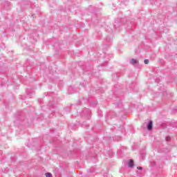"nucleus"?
Segmentation results:
<instances>
[{
    "mask_svg": "<svg viewBox=\"0 0 177 177\" xmlns=\"http://www.w3.org/2000/svg\"><path fill=\"white\" fill-rule=\"evenodd\" d=\"M147 128L148 131H151L153 129V121H149V123L147 125Z\"/></svg>",
    "mask_w": 177,
    "mask_h": 177,
    "instance_id": "obj_1",
    "label": "nucleus"
},
{
    "mask_svg": "<svg viewBox=\"0 0 177 177\" xmlns=\"http://www.w3.org/2000/svg\"><path fill=\"white\" fill-rule=\"evenodd\" d=\"M128 165L130 168H132L133 167V160L131 159L129 162Z\"/></svg>",
    "mask_w": 177,
    "mask_h": 177,
    "instance_id": "obj_2",
    "label": "nucleus"
},
{
    "mask_svg": "<svg viewBox=\"0 0 177 177\" xmlns=\"http://www.w3.org/2000/svg\"><path fill=\"white\" fill-rule=\"evenodd\" d=\"M130 63H131V64H133V65L137 64L138 60H136V59H132L130 61Z\"/></svg>",
    "mask_w": 177,
    "mask_h": 177,
    "instance_id": "obj_3",
    "label": "nucleus"
},
{
    "mask_svg": "<svg viewBox=\"0 0 177 177\" xmlns=\"http://www.w3.org/2000/svg\"><path fill=\"white\" fill-rule=\"evenodd\" d=\"M165 140L166 142H171V137L169 136L166 137Z\"/></svg>",
    "mask_w": 177,
    "mask_h": 177,
    "instance_id": "obj_4",
    "label": "nucleus"
},
{
    "mask_svg": "<svg viewBox=\"0 0 177 177\" xmlns=\"http://www.w3.org/2000/svg\"><path fill=\"white\" fill-rule=\"evenodd\" d=\"M46 177H52V174H50V173H46Z\"/></svg>",
    "mask_w": 177,
    "mask_h": 177,
    "instance_id": "obj_5",
    "label": "nucleus"
},
{
    "mask_svg": "<svg viewBox=\"0 0 177 177\" xmlns=\"http://www.w3.org/2000/svg\"><path fill=\"white\" fill-rule=\"evenodd\" d=\"M144 63L145 64H149V59H145Z\"/></svg>",
    "mask_w": 177,
    "mask_h": 177,
    "instance_id": "obj_6",
    "label": "nucleus"
},
{
    "mask_svg": "<svg viewBox=\"0 0 177 177\" xmlns=\"http://www.w3.org/2000/svg\"><path fill=\"white\" fill-rule=\"evenodd\" d=\"M137 169L142 170V169H143V168L142 167H138Z\"/></svg>",
    "mask_w": 177,
    "mask_h": 177,
    "instance_id": "obj_7",
    "label": "nucleus"
}]
</instances>
